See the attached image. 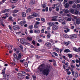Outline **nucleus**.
I'll use <instances>...</instances> for the list:
<instances>
[{
    "label": "nucleus",
    "mask_w": 80,
    "mask_h": 80,
    "mask_svg": "<svg viewBox=\"0 0 80 80\" xmlns=\"http://www.w3.org/2000/svg\"><path fill=\"white\" fill-rule=\"evenodd\" d=\"M20 41L22 44H25V45H30V43L27 42V41H26V40L25 39H22L21 40H20Z\"/></svg>",
    "instance_id": "7ed1b4c3"
},
{
    "label": "nucleus",
    "mask_w": 80,
    "mask_h": 80,
    "mask_svg": "<svg viewBox=\"0 0 80 80\" xmlns=\"http://www.w3.org/2000/svg\"><path fill=\"white\" fill-rule=\"evenodd\" d=\"M10 30L12 31V27H11V26L9 25L8 26Z\"/></svg>",
    "instance_id": "37998d69"
},
{
    "label": "nucleus",
    "mask_w": 80,
    "mask_h": 80,
    "mask_svg": "<svg viewBox=\"0 0 80 80\" xmlns=\"http://www.w3.org/2000/svg\"><path fill=\"white\" fill-rule=\"evenodd\" d=\"M29 32L30 33H32L33 32V30H32V29H31L29 31Z\"/></svg>",
    "instance_id": "09e8293b"
},
{
    "label": "nucleus",
    "mask_w": 80,
    "mask_h": 80,
    "mask_svg": "<svg viewBox=\"0 0 80 80\" xmlns=\"http://www.w3.org/2000/svg\"><path fill=\"white\" fill-rule=\"evenodd\" d=\"M12 15L13 16V17H17V14H13Z\"/></svg>",
    "instance_id": "603ef678"
},
{
    "label": "nucleus",
    "mask_w": 80,
    "mask_h": 80,
    "mask_svg": "<svg viewBox=\"0 0 80 80\" xmlns=\"http://www.w3.org/2000/svg\"><path fill=\"white\" fill-rule=\"evenodd\" d=\"M40 24V22H36L35 24L36 25H39Z\"/></svg>",
    "instance_id": "052dcab7"
},
{
    "label": "nucleus",
    "mask_w": 80,
    "mask_h": 80,
    "mask_svg": "<svg viewBox=\"0 0 80 80\" xmlns=\"http://www.w3.org/2000/svg\"><path fill=\"white\" fill-rule=\"evenodd\" d=\"M64 52L68 53V52H70V50H64Z\"/></svg>",
    "instance_id": "5fc2aeb1"
},
{
    "label": "nucleus",
    "mask_w": 80,
    "mask_h": 80,
    "mask_svg": "<svg viewBox=\"0 0 80 80\" xmlns=\"http://www.w3.org/2000/svg\"><path fill=\"white\" fill-rule=\"evenodd\" d=\"M22 57V55H21V54H20L19 53L18 55V58H21Z\"/></svg>",
    "instance_id": "473e14b6"
},
{
    "label": "nucleus",
    "mask_w": 80,
    "mask_h": 80,
    "mask_svg": "<svg viewBox=\"0 0 80 80\" xmlns=\"http://www.w3.org/2000/svg\"><path fill=\"white\" fill-rule=\"evenodd\" d=\"M8 19L10 20V21H11V22H14V20L12 19V17L11 16H10L8 18Z\"/></svg>",
    "instance_id": "4be33fe9"
},
{
    "label": "nucleus",
    "mask_w": 80,
    "mask_h": 80,
    "mask_svg": "<svg viewBox=\"0 0 80 80\" xmlns=\"http://www.w3.org/2000/svg\"><path fill=\"white\" fill-rule=\"evenodd\" d=\"M71 66L72 68H75V66H74L72 65H71Z\"/></svg>",
    "instance_id": "680f3d73"
},
{
    "label": "nucleus",
    "mask_w": 80,
    "mask_h": 80,
    "mask_svg": "<svg viewBox=\"0 0 80 80\" xmlns=\"http://www.w3.org/2000/svg\"><path fill=\"white\" fill-rule=\"evenodd\" d=\"M76 24H77L78 25V24H80V18H78L76 20Z\"/></svg>",
    "instance_id": "9d476101"
},
{
    "label": "nucleus",
    "mask_w": 80,
    "mask_h": 80,
    "mask_svg": "<svg viewBox=\"0 0 80 80\" xmlns=\"http://www.w3.org/2000/svg\"><path fill=\"white\" fill-rule=\"evenodd\" d=\"M80 2V0H77L76 2V3H79Z\"/></svg>",
    "instance_id": "864d4df0"
},
{
    "label": "nucleus",
    "mask_w": 80,
    "mask_h": 80,
    "mask_svg": "<svg viewBox=\"0 0 80 80\" xmlns=\"http://www.w3.org/2000/svg\"><path fill=\"white\" fill-rule=\"evenodd\" d=\"M45 45L48 48H51L52 47V44L50 42H47L45 43Z\"/></svg>",
    "instance_id": "0eeeda50"
},
{
    "label": "nucleus",
    "mask_w": 80,
    "mask_h": 80,
    "mask_svg": "<svg viewBox=\"0 0 80 80\" xmlns=\"http://www.w3.org/2000/svg\"><path fill=\"white\" fill-rule=\"evenodd\" d=\"M22 76H25V72L24 71H22L21 72H18V78L19 79V80H20L22 78Z\"/></svg>",
    "instance_id": "f03ea898"
},
{
    "label": "nucleus",
    "mask_w": 80,
    "mask_h": 80,
    "mask_svg": "<svg viewBox=\"0 0 80 80\" xmlns=\"http://www.w3.org/2000/svg\"><path fill=\"white\" fill-rule=\"evenodd\" d=\"M33 25H30L28 27V28L29 29H33Z\"/></svg>",
    "instance_id": "c756f323"
},
{
    "label": "nucleus",
    "mask_w": 80,
    "mask_h": 80,
    "mask_svg": "<svg viewBox=\"0 0 80 80\" xmlns=\"http://www.w3.org/2000/svg\"><path fill=\"white\" fill-rule=\"evenodd\" d=\"M64 13H69L70 12H69V10H68V9H67L64 12Z\"/></svg>",
    "instance_id": "bb28decb"
},
{
    "label": "nucleus",
    "mask_w": 80,
    "mask_h": 80,
    "mask_svg": "<svg viewBox=\"0 0 80 80\" xmlns=\"http://www.w3.org/2000/svg\"><path fill=\"white\" fill-rule=\"evenodd\" d=\"M24 65L26 67H28V63L27 62H25L24 63Z\"/></svg>",
    "instance_id": "58836bf2"
},
{
    "label": "nucleus",
    "mask_w": 80,
    "mask_h": 80,
    "mask_svg": "<svg viewBox=\"0 0 80 80\" xmlns=\"http://www.w3.org/2000/svg\"><path fill=\"white\" fill-rule=\"evenodd\" d=\"M36 42L34 41V40H33L32 41V44L34 45H35L36 44Z\"/></svg>",
    "instance_id": "ea45409f"
},
{
    "label": "nucleus",
    "mask_w": 80,
    "mask_h": 80,
    "mask_svg": "<svg viewBox=\"0 0 80 80\" xmlns=\"http://www.w3.org/2000/svg\"><path fill=\"white\" fill-rule=\"evenodd\" d=\"M40 33V30H38L37 31V33Z\"/></svg>",
    "instance_id": "69168bd1"
},
{
    "label": "nucleus",
    "mask_w": 80,
    "mask_h": 80,
    "mask_svg": "<svg viewBox=\"0 0 80 80\" xmlns=\"http://www.w3.org/2000/svg\"><path fill=\"white\" fill-rule=\"evenodd\" d=\"M52 18H53L52 19V21H57V18H58V16H56L53 17H52Z\"/></svg>",
    "instance_id": "1a4fd4ad"
},
{
    "label": "nucleus",
    "mask_w": 80,
    "mask_h": 80,
    "mask_svg": "<svg viewBox=\"0 0 80 80\" xmlns=\"http://www.w3.org/2000/svg\"><path fill=\"white\" fill-rule=\"evenodd\" d=\"M79 13V12L78 11L75 10L74 12V14H73L74 15H78V14Z\"/></svg>",
    "instance_id": "4468645a"
},
{
    "label": "nucleus",
    "mask_w": 80,
    "mask_h": 80,
    "mask_svg": "<svg viewBox=\"0 0 80 80\" xmlns=\"http://www.w3.org/2000/svg\"><path fill=\"white\" fill-rule=\"evenodd\" d=\"M32 15L35 17H37L38 16V14L36 13L35 12H34L32 14Z\"/></svg>",
    "instance_id": "9b49d317"
},
{
    "label": "nucleus",
    "mask_w": 80,
    "mask_h": 80,
    "mask_svg": "<svg viewBox=\"0 0 80 80\" xmlns=\"http://www.w3.org/2000/svg\"><path fill=\"white\" fill-rule=\"evenodd\" d=\"M34 27L35 28H38V26L37 24H35L34 25Z\"/></svg>",
    "instance_id": "3c124183"
},
{
    "label": "nucleus",
    "mask_w": 80,
    "mask_h": 80,
    "mask_svg": "<svg viewBox=\"0 0 80 80\" xmlns=\"http://www.w3.org/2000/svg\"><path fill=\"white\" fill-rule=\"evenodd\" d=\"M27 22L25 21H21L19 23V25H20L21 27H22V26H23L24 24H25Z\"/></svg>",
    "instance_id": "423d86ee"
},
{
    "label": "nucleus",
    "mask_w": 80,
    "mask_h": 80,
    "mask_svg": "<svg viewBox=\"0 0 80 80\" xmlns=\"http://www.w3.org/2000/svg\"><path fill=\"white\" fill-rule=\"evenodd\" d=\"M42 6L43 8H45V7H46V5L45 4H43Z\"/></svg>",
    "instance_id": "4c0bfd02"
},
{
    "label": "nucleus",
    "mask_w": 80,
    "mask_h": 80,
    "mask_svg": "<svg viewBox=\"0 0 80 80\" xmlns=\"http://www.w3.org/2000/svg\"><path fill=\"white\" fill-rule=\"evenodd\" d=\"M32 18H33V17H32V15L29 16H28L27 18L28 19H32Z\"/></svg>",
    "instance_id": "cd10ccee"
},
{
    "label": "nucleus",
    "mask_w": 80,
    "mask_h": 80,
    "mask_svg": "<svg viewBox=\"0 0 80 80\" xmlns=\"http://www.w3.org/2000/svg\"><path fill=\"white\" fill-rule=\"evenodd\" d=\"M31 10H32V9H31V8H28L26 11V13H29V12H30V11H31Z\"/></svg>",
    "instance_id": "b1692460"
},
{
    "label": "nucleus",
    "mask_w": 80,
    "mask_h": 80,
    "mask_svg": "<svg viewBox=\"0 0 80 80\" xmlns=\"http://www.w3.org/2000/svg\"><path fill=\"white\" fill-rule=\"evenodd\" d=\"M64 44L66 45V46H68V45L69 44V43H68L67 42H64Z\"/></svg>",
    "instance_id": "e433bc0d"
},
{
    "label": "nucleus",
    "mask_w": 80,
    "mask_h": 80,
    "mask_svg": "<svg viewBox=\"0 0 80 80\" xmlns=\"http://www.w3.org/2000/svg\"><path fill=\"white\" fill-rule=\"evenodd\" d=\"M35 3V0H31L29 2V5L30 6L33 5Z\"/></svg>",
    "instance_id": "6e6552de"
},
{
    "label": "nucleus",
    "mask_w": 80,
    "mask_h": 80,
    "mask_svg": "<svg viewBox=\"0 0 80 80\" xmlns=\"http://www.w3.org/2000/svg\"><path fill=\"white\" fill-rule=\"evenodd\" d=\"M5 70H2V75H4V74H5Z\"/></svg>",
    "instance_id": "c03bdc74"
},
{
    "label": "nucleus",
    "mask_w": 80,
    "mask_h": 80,
    "mask_svg": "<svg viewBox=\"0 0 80 80\" xmlns=\"http://www.w3.org/2000/svg\"><path fill=\"white\" fill-rule=\"evenodd\" d=\"M19 47L20 48L21 50H23V46H22V45H20V46H19Z\"/></svg>",
    "instance_id": "6e6d98bb"
},
{
    "label": "nucleus",
    "mask_w": 80,
    "mask_h": 80,
    "mask_svg": "<svg viewBox=\"0 0 80 80\" xmlns=\"http://www.w3.org/2000/svg\"><path fill=\"white\" fill-rule=\"evenodd\" d=\"M27 39L28 41H32L33 39L32 37H27Z\"/></svg>",
    "instance_id": "f8f14e48"
},
{
    "label": "nucleus",
    "mask_w": 80,
    "mask_h": 80,
    "mask_svg": "<svg viewBox=\"0 0 80 80\" xmlns=\"http://www.w3.org/2000/svg\"><path fill=\"white\" fill-rule=\"evenodd\" d=\"M10 47L11 48L12 50H17L16 48H13V46L12 45H10Z\"/></svg>",
    "instance_id": "412c9836"
},
{
    "label": "nucleus",
    "mask_w": 80,
    "mask_h": 80,
    "mask_svg": "<svg viewBox=\"0 0 80 80\" xmlns=\"http://www.w3.org/2000/svg\"><path fill=\"white\" fill-rule=\"evenodd\" d=\"M52 54L56 57H57V56H58V54L55 52H53Z\"/></svg>",
    "instance_id": "c9c22d12"
},
{
    "label": "nucleus",
    "mask_w": 80,
    "mask_h": 80,
    "mask_svg": "<svg viewBox=\"0 0 80 80\" xmlns=\"http://www.w3.org/2000/svg\"><path fill=\"white\" fill-rule=\"evenodd\" d=\"M68 56L69 58H71L73 57V55L72 54H68Z\"/></svg>",
    "instance_id": "c85d7f7f"
},
{
    "label": "nucleus",
    "mask_w": 80,
    "mask_h": 80,
    "mask_svg": "<svg viewBox=\"0 0 80 80\" xmlns=\"http://www.w3.org/2000/svg\"><path fill=\"white\" fill-rule=\"evenodd\" d=\"M32 77L34 79H35V78H36V77L35 76H34V75H32Z\"/></svg>",
    "instance_id": "774afa93"
},
{
    "label": "nucleus",
    "mask_w": 80,
    "mask_h": 80,
    "mask_svg": "<svg viewBox=\"0 0 80 80\" xmlns=\"http://www.w3.org/2000/svg\"><path fill=\"white\" fill-rule=\"evenodd\" d=\"M12 28L13 29V30H19V29H20V28L18 25H15L13 26L12 27Z\"/></svg>",
    "instance_id": "20e7f679"
},
{
    "label": "nucleus",
    "mask_w": 80,
    "mask_h": 80,
    "mask_svg": "<svg viewBox=\"0 0 80 80\" xmlns=\"http://www.w3.org/2000/svg\"><path fill=\"white\" fill-rule=\"evenodd\" d=\"M41 20L42 22H45V18H42L41 19Z\"/></svg>",
    "instance_id": "f704fd0d"
},
{
    "label": "nucleus",
    "mask_w": 80,
    "mask_h": 80,
    "mask_svg": "<svg viewBox=\"0 0 80 80\" xmlns=\"http://www.w3.org/2000/svg\"><path fill=\"white\" fill-rule=\"evenodd\" d=\"M52 68V66H45V64H42L39 66L38 69L40 72V74H42L44 76H48Z\"/></svg>",
    "instance_id": "f257e3e1"
},
{
    "label": "nucleus",
    "mask_w": 80,
    "mask_h": 80,
    "mask_svg": "<svg viewBox=\"0 0 80 80\" xmlns=\"http://www.w3.org/2000/svg\"><path fill=\"white\" fill-rule=\"evenodd\" d=\"M58 29V26L56 25H54L52 27V30H57Z\"/></svg>",
    "instance_id": "39448f33"
},
{
    "label": "nucleus",
    "mask_w": 80,
    "mask_h": 80,
    "mask_svg": "<svg viewBox=\"0 0 80 80\" xmlns=\"http://www.w3.org/2000/svg\"><path fill=\"white\" fill-rule=\"evenodd\" d=\"M22 17H26V13L23 12L22 13Z\"/></svg>",
    "instance_id": "f3484780"
},
{
    "label": "nucleus",
    "mask_w": 80,
    "mask_h": 80,
    "mask_svg": "<svg viewBox=\"0 0 80 80\" xmlns=\"http://www.w3.org/2000/svg\"><path fill=\"white\" fill-rule=\"evenodd\" d=\"M49 12H52V7H50L49 8Z\"/></svg>",
    "instance_id": "de8ad7c7"
},
{
    "label": "nucleus",
    "mask_w": 80,
    "mask_h": 80,
    "mask_svg": "<svg viewBox=\"0 0 80 80\" xmlns=\"http://www.w3.org/2000/svg\"><path fill=\"white\" fill-rule=\"evenodd\" d=\"M48 25H49V26H50V27H52V23L51 22H48Z\"/></svg>",
    "instance_id": "2f4dec72"
},
{
    "label": "nucleus",
    "mask_w": 80,
    "mask_h": 80,
    "mask_svg": "<svg viewBox=\"0 0 80 80\" xmlns=\"http://www.w3.org/2000/svg\"><path fill=\"white\" fill-rule=\"evenodd\" d=\"M5 10L6 12H9V10H10V9H5Z\"/></svg>",
    "instance_id": "13d9d810"
},
{
    "label": "nucleus",
    "mask_w": 80,
    "mask_h": 80,
    "mask_svg": "<svg viewBox=\"0 0 80 80\" xmlns=\"http://www.w3.org/2000/svg\"><path fill=\"white\" fill-rule=\"evenodd\" d=\"M36 20L38 21H40V18H36Z\"/></svg>",
    "instance_id": "bf43d9fd"
},
{
    "label": "nucleus",
    "mask_w": 80,
    "mask_h": 80,
    "mask_svg": "<svg viewBox=\"0 0 80 80\" xmlns=\"http://www.w3.org/2000/svg\"><path fill=\"white\" fill-rule=\"evenodd\" d=\"M42 39H39L38 40V42H39V43H41V42H42Z\"/></svg>",
    "instance_id": "0e129e2a"
},
{
    "label": "nucleus",
    "mask_w": 80,
    "mask_h": 80,
    "mask_svg": "<svg viewBox=\"0 0 80 80\" xmlns=\"http://www.w3.org/2000/svg\"><path fill=\"white\" fill-rule=\"evenodd\" d=\"M74 9H70L69 10V12L70 13H72V14H73L74 13Z\"/></svg>",
    "instance_id": "ddd939ff"
},
{
    "label": "nucleus",
    "mask_w": 80,
    "mask_h": 80,
    "mask_svg": "<svg viewBox=\"0 0 80 80\" xmlns=\"http://www.w3.org/2000/svg\"><path fill=\"white\" fill-rule=\"evenodd\" d=\"M67 2H68V1H67V0H64L63 2V3L64 4H65L66 3H67Z\"/></svg>",
    "instance_id": "49530a36"
},
{
    "label": "nucleus",
    "mask_w": 80,
    "mask_h": 80,
    "mask_svg": "<svg viewBox=\"0 0 80 80\" xmlns=\"http://www.w3.org/2000/svg\"><path fill=\"white\" fill-rule=\"evenodd\" d=\"M72 8H76V5H73L72 6Z\"/></svg>",
    "instance_id": "338daca9"
},
{
    "label": "nucleus",
    "mask_w": 80,
    "mask_h": 80,
    "mask_svg": "<svg viewBox=\"0 0 80 80\" xmlns=\"http://www.w3.org/2000/svg\"><path fill=\"white\" fill-rule=\"evenodd\" d=\"M0 25H1L2 27H5V25H4L3 23L2 22L0 21Z\"/></svg>",
    "instance_id": "72a5a7b5"
},
{
    "label": "nucleus",
    "mask_w": 80,
    "mask_h": 80,
    "mask_svg": "<svg viewBox=\"0 0 80 80\" xmlns=\"http://www.w3.org/2000/svg\"><path fill=\"white\" fill-rule=\"evenodd\" d=\"M64 6L65 8H67L69 7V4H68V3H67L65 5H64Z\"/></svg>",
    "instance_id": "aec40b11"
},
{
    "label": "nucleus",
    "mask_w": 80,
    "mask_h": 80,
    "mask_svg": "<svg viewBox=\"0 0 80 80\" xmlns=\"http://www.w3.org/2000/svg\"><path fill=\"white\" fill-rule=\"evenodd\" d=\"M45 10L46 12H48V7H46L45 8Z\"/></svg>",
    "instance_id": "4d7b16f0"
},
{
    "label": "nucleus",
    "mask_w": 80,
    "mask_h": 80,
    "mask_svg": "<svg viewBox=\"0 0 80 80\" xmlns=\"http://www.w3.org/2000/svg\"><path fill=\"white\" fill-rule=\"evenodd\" d=\"M58 21L59 22H60V23H62L63 22L65 21V20L63 19H58Z\"/></svg>",
    "instance_id": "a211bd4d"
},
{
    "label": "nucleus",
    "mask_w": 80,
    "mask_h": 80,
    "mask_svg": "<svg viewBox=\"0 0 80 80\" xmlns=\"http://www.w3.org/2000/svg\"><path fill=\"white\" fill-rule=\"evenodd\" d=\"M49 41L51 43H53L54 42L53 40L52 39H51L50 40H49Z\"/></svg>",
    "instance_id": "8fccbe9b"
},
{
    "label": "nucleus",
    "mask_w": 80,
    "mask_h": 80,
    "mask_svg": "<svg viewBox=\"0 0 80 80\" xmlns=\"http://www.w3.org/2000/svg\"><path fill=\"white\" fill-rule=\"evenodd\" d=\"M55 50H63V49H59L58 48H55Z\"/></svg>",
    "instance_id": "a19ab883"
},
{
    "label": "nucleus",
    "mask_w": 80,
    "mask_h": 80,
    "mask_svg": "<svg viewBox=\"0 0 80 80\" xmlns=\"http://www.w3.org/2000/svg\"><path fill=\"white\" fill-rule=\"evenodd\" d=\"M25 71L26 72H30V69H26Z\"/></svg>",
    "instance_id": "79ce46f5"
},
{
    "label": "nucleus",
    "mask_w": 80,
    "mask_h": 80,
    "mask_svg": "<svg viewBox=\"0 0 80 80\" xmlns=\"http://www.w3.org/2000/svg\"><path fill=\"white\" fill-rule=\"evenodd\" d=\"M73 50H78V49L76 48H73Z\"/></svg>",
    "instance_id": "e2e57ef3"
},
{
    "label": "nucleus",
    "mask_w": 80,
    "mask_h": 80,
    "mask_svg": "<svg viewBox=\"0 0 80 80\" xmlns=\"http://www.w3.org/2000/svg\"><path fill=\"white\" fill-rule=\"evenodd\" d=\"M70 37L71 38H76V35L75 34L71 35Z\"/></svg>",
    "instance_id": "2eb2a0df"
},
{
    "label": "nucleus",
    "mask_w": 80,
    "mask_h": 80,
    "mask_svg": "<svg viewBox=\"0 0 80 80\" xmlns=\"http://www.w3.org/2000/svg\"><path fill=\"white\" fill-rule=\"evenodd\" d=\"M73 2L72 1H70L69 2V3L70 4V5H72V4L73 3Z\"/></svg>",
    "instance_id": "a18cd8bd"
},
{
    "label": "nucleus",
    "mask_w": 80,
    "mask_h": 80,
    "mask_svg": "<svg viewBox=\"0 0 80 80\" xmlns=\"http://www.w3.org/2000/svg\"><path fill=\"white\" fill-rule=\"evenodd\" d=\"M19 12L18 10H13L12 11L13 13H17Z\"/></svg>",
    "instance_id": "393cba45"
},
{
    "label": "nucleus",
    "mask_w": 80,
    "mask_h": 80,
    "mask_svg": "<svg viewBox=\"0 0 80 80\" xmlns=\"http://www.w3.org/2000/svg\"><path fill=\"white\" fill-rule=\"evenodd\" d=\"M51 36V35L50 33H48L47 36V38H50V37Z\"/></svg>",
    "instance_id": "7c9ffc66"
},
{
    "label": "nucleus",
    "mask_w": 80,
    "mask_h": 80,
    "mask_svg": "<svg viewBox=\"0 0 80 80\" xmlns=\"http://www.w3.org/2000/svg\"><path fill=\"white\" fill-rule=\"evenodd\" d=\"M74 73H75V77H76V78H77V77H78V72H75Z\"/></svg>",
    "instance_id": "5701e85b"
},
{
    "label": "nucleus",
    "mask_w": 80,
    "mask_h": 80,
    "mask_svg": "<svg viewBox=\"0 0 80 80\" xmlns=\"http://www.w3.org/2000/svg\"><path fill=\"white\" fill-rule=\"evenodd\" d=\"M10 2L11 3H17L18 2V0H10Z\"/></svg>",
    "instance_id": "dca6fc26"
},
{
    "label": "nucleus",
    "mask_w": 80,
    "mask_h": 80,
    "mask_svg": "<svg viewBox=\"0 0 80 80\" xmlns=\"http://www.w3.org/2000/svg\"><path fill=\"white\" fill-rule=\"evenodd\" d=\"M71 72H72V75H73V77H75V75H74V72H75L74 71H73V69H71Z\"/></svg>",
    "instance_id": "6ab92c4d"
},
{
    "label": "nucleus",
    "mask_w": 80,
    "mask_h": 80,
    "mask_svg": "<svg viewBox=\"0 0 80 80\" xmlns=\"http://www.w3.org/2000/svg\"><path fill=\"white\" fill-rule=\"evenodd\" d=\"M64 38H67L68 37V35L66 34H64L62 35Z\"/></svg>",
    "instance_id": "a878e982"
}]
</instances>
